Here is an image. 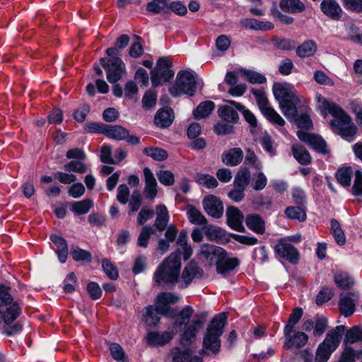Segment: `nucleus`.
<instances>
[{"instance_id":"nucleus-1","label":"nucleus","mask_w":362,"mask_h":362,"mask_svg":"<svg viewBox=\"0 0 362 362\" xmlns=\"http://www.w3.org/2000/svg\"><path fill=\"white\" fill-rule=\"evenodd\" d=\"M315 99L321 114L327 117L330 114L334 119L329 125L334 132L346 140H350L356 134L357 127L349 117L339 105L331 102L320 94H317Z\"/></svg>"},{"instance_id":"nucleus-2","label":"nucleus","mask_w":362,"mask_h":362,"mask_svg":"<svg viewBox=\"0 0 362 362\" xmlns=\"http://www.w3.org/2000/svg\"><path fill=\"white\" fill-rule=\"evenodd\" d=\"M202 326L201 320H194L181 329L180 342L186 348L181 351L178 356L173 358V362H202L199 357L192 356L194 351L192 344L196 341L197 334Z\"/></svg>"},{"instance_id":"nucleus-3","label":"nucleus","mask_w":362,"mask_h":362,"mask_svg":"<svg viewBox=\"0 0 362 362\" xmlns=\"http://www.w3.org/2000/svg\"><path fill=\"white\" fill-rule=\"evenodd\" d=\"M272 91L284 116L288 119L295 117L298 114L297 105L300 102L296 90L288 83H275Z\"/></svg>"},{"instance_id":"nucleus-4","label":"nucleus","mask_w":362,"mask_h":362,"mask_svg":"<svg viewBox=\"0 0 362 362\" xmlns=\"http://www.w3.org/2000/svg\"><path fill=\"white\" fill-rule=\"evenodd\" d=\"M227 315L222 313L216 316L209 324L203 339L202 353L204 354H216L221 348L220 337L223 333Z\"/></svg>"},{"instance_id":"nucleus-5","label":"nucleus","mask_w":362,"mask_h":362,"mask_svg":"<svg viewBox=\"0 0 362 362\" xmlns=\"http://www.w3.org/2000/svg\"><path fill=\"white\" fill-rule=\"evenodd\" d=\"M177 300L178 297L170 293H163L160 295V314L168 317H176L174 322L175 328L189 325V320L194 313V309L192 307L185 306L179 313L176 314L169 305L175 303Z\"/></svg>"},{"instance_id":"nucleus-6","label":"nucleus","mask_w":362,"mask_h":362,"mask_svg":"<svg viewBox=\"0 0 362 362\" xmlns=\"http://www.w3.org/2000/svg\"><path fill=\"white\" fill-rule=\"evenodd\" d=\"M182 262L180 254L176 251L171 253L160 266V286L173 287L179 282Z\"/></svg>"},{"instance_id":"nucleus-7","label":"nucleus","mask_w":362,"mask_h":362,"mask_svg":"<svg viewBox=\"0 0 362 362\" xmlns=\"http://www.w3.org/2000/svg\"><path fill=\"white\" fill-rule=\"evenodd\" d=\"M344 331L345 326L339 325L327 332L324 341L317 347L315 362H327L329 360L332 353L339 346Z\"/></svg>"},{"instance_id":"nucleus-8","label":"nucleus","mask_w":362,"mask_h":362,"mask_svg":"<svg viewBox=\"0 0 362 362\" xmlns=\"http://www.w3.org/2000/svg\"><path fill=\"white\" fill-rule=\"evenodd\" d=\"M196 85V78L192 72L180 71L176 76L175 83L168 87V91L173 97H180L183 94L193 96Z\"/></svg>"},{"instance_id":"nucleus-9","label":"nucleus","mask_w":362,"mask_h":362,"mask_svg":"<svg viewBox=\"0 0 362 362\" xmlns=\"http://www.w3.org/2000/svg\"><path fill=\"white\" fill-rule=\"evenodd\" d=\"M142 321L146 325L147 335L146 342L149 346H155L158 344V305L156 303L146 307L142 311Z\"/></svg>"},{"instance_id":"nucleus-10","label":"nucleus","mask_w":362,"mask_h":362,"mask_svg":"<svg viewBox=\"0 0 362 362\" xmlns=\"http://www.w3.org/2000/svg\"><path fill=\"white\" fill-rule=\"evenodd\" d=\"M198 258L209 267L216 265L227 257V252L222 247L209 243L202 244L198 250Z\"/></svg>"},{"instance_id":"nucleus-11","label":"nucleus","mask_w":362,"mask_h":362,"mask_svg":"<svg viewBox=\"0 0 362 362\" xmlns=\"http://www.w3.org/2000/svg\"><path fill=\"white\" fill-rule=\"evenodd\" d=\"M100 63L107 71V79L110 83H117L126 73L125 64L118 57H110L108 60L101 58Z\"/></svg>"},{"instance_id":"nucleus-12","label":"nucleus","mask_w":362,"mask_h":362,"mask_svg":"<svg viewBox=\"0 0 362 362\" xmlns=\"http://www.w3.org/2000/svg\"><path fill=\"white\" fill-rule=\"evenodd\" d=\"M169 215L167 208L163 205H160V231L166 228L165 232V240H160V250L166 252L170 247V243H172L177 233L175 226L173 224L168 226Z\"/></svg>"},{"instance_id":"nucleus-13","label":"nucleus","mask_w":362,"mask_h":362,"mask_svg":"<svg viewBox=\"0 0 362 362\" xmlns=\"http://www.w3.org/2000/svg\"><path fill=\"white\" fill-rule=\"evenodd\" d=\"M275 252L292 264H297L299 260L298 250L286 240H279L274 247Z\"/></svg>"},{"instance_id":"nucleus-14","label":"nucleus","mask_w":362,"mask_h":362,"mask_svg":"<svg viewBox=\"0 0 362 362\" xmlns=\"http://www.w3.org/2000/svg\"><path fill=\"white\" fill-rule=\"evenodd\" d=\"M358 300V296L356 293H341L339 300V308L341 314L346 317L351 316L355 311L356 303Z\"/></svg>"},{"instance_id":"nucleus-15","label":"nucleus","mask_w":362,"mask_h":362,"mask_svg":"<svg viewBox=\"0 0 362 362\" xmlns=\"http://www.w3.org/2000/svg\"><path fill=\"white\" fill-rule=\"evenodd\" d=\"M205 212L210 216L219 218L223 214V205L219 198L214 195H208L202 201Z\"/></svg>"},{"instance_id":"nucleus-16","label":"nucleus","mask_w":362,"mask_h":362,"mask_svg":"<svg viewBox=\"0 0 362 362\" xmlns=\"http://www.w3.org/2000/svg\"><path fill=\"white\" fill-rule=\"evenodd\" d=\"M203 270L194 261L189 262L184 268L180 281L179 286L182 288L187 287L196 277H202Z\"/></svg>"},{"instance_id":"nucleus-17","label":"nucleus","mask_w":362,"mask_h":362,"mask_svg":"<svg viewBox=\"0 0 362 362\" xmlns=\"http://www.w3.org/2000/svg\"><path fill=\"white\" fill-rule=\"evenodd\" d=\"M175 76L173 62L168 56L160 57V86H167Z\"/></svg>"},{"instance_id":"nucleus-18","label":"nucleus","mask_w":362,"mask_h":362,"mask_svg":"<svg viewBox=\"0 0 362 362\" xmlns=\"http://www.w3.org/2000/svg\"><path fill=\"white\" fill-rule=\"evenodd\" d=\"M298 137L302 141L308 143L313 148L322 153H328L325 141L322 137L310 134L300 130L297 132Z\"/></svg>"},{"instance_id":"nucleus-19","label":"nucleus","mask_w":362,"mask_h":362,"mask_svg":"<svg viewBox=\"0 0 362 362\" xmlns=\"http://www.w3.org/2000/svg\"><path fill=\"white\" fill-rule=\"evenodd\" d=\"M226 217L228 226L239 232L245 230L243 221L244 216L243 213L236 207L230 206L226 210Z\"/></svg>"},{"instance_id":"nucleus-20","label":"nucleus","mask_w":362,"mask_h":362,"mask_svg":"<svg viewBox=\"0 0 362 362\" xmlns=\"http://www.w3.org/2000/svg\"><path fill=\"white\" fill-rule=\"evenodd\" d=\"M144 175L146 182L144 194L146 199H153L158 192L156 180L151 170L147 167L144 169Z\"/></svg>"},{"instance_id":"nucleus-21","label":"nucleus","mask_w":362,"mask_h":362,"mask_svg":"<svg viewBox=\"0 0 362 362\" xmlns=\"http://www.w3.org/2000/svg\"><path fill=\"white\" fill-rule=\"evenodd\" d=\"M243 158V151L240 148H233L223 153L221 156L222 162L228 166H236L239 165Z\"/></svg>"},{"instance_id":"nucleus-22","label":"nucleus","mask_w":362,"mask_h":362,"mask_svg":"<svg viewBox=\"0 0 362 362\" xmlns=\"http://www.w3.org/2000/svg\"><path fill=\"white\" fill-rule=\"evenodd\" d=\"M228 100V105L220 107L218 110V116L223 120L228 122H236L238 119V115L235 110V105L230 104Z\"/></svg>"},{"instance_id":"nucleus-23","label":"nucleus","mask_w":362,"mask_h":362,"mask_svg":"<svg viewBox=\"0 0 362 362\" xmlns=\"http://www.w3.org/2000/svg\"><path fill=\"white\" fill-rule=\"evenodd\" d=\"M50 240L57 246V253L59 262L64 263L68 256V246L65 239L57 235H52Z\"/></svg>"},{"instance_id":"nucleus-24","label":"nucleus","mask_w":362,"mask_h":362,"mask_svg":"<svg viewBox=\"0 0 362 362\" xmlns=\"http://www.w3.org/2000/svg\"><path fill=\"white\" fill-rule=\"evenodd\" d=\"M247 226L254 232L263 234L265 231V223L257 214H250L245 218Z\"/></svg>"},{"instance_id":"nucleus-25","label":"nucleus","mask_w":362,"mask_h":362,"mask_svg":"<svg viewBox=\"0 0 362 362\" xmlns=\"http://www.w3.org/2000/svg\"><path fill=\"white\" fill-rule=\"evenodd\" d=\"M285 336V346L287 348H291L293 346H296L298 347L303 346L308 340V335L303 332H298L293 337L291 336V334Z\"/></svg>"},{"instance_id":"nucleus-26","label":"nucleus","mask_w":362,"mask_h":362,"mask_svg":"<svg viewBox=\"0 0 362 362\" xmlns=\"http://www.w3.org/2000/svg\"><path fill=\"white\" fill-rule=\"evenodd\" d=\"M321 9L325 14L332 18H337L341 13V8L334 0H324L321 4Z\"/></svg>"},{"instance_id":"nucleus-27","label":"nucleus","mask_w":362,"mask_h":362,"mask_svg":"<svg viewBox=\"0 0 362 362\" xmlns=\"http://www.w3.org/2000/svg\"><path fill=\"white\" fill-rule=\"evenodd\" d=\"M317 50L316 43L313 40H307L300 45L296 49V54L301 58L313 56Z\"/></svg>"},{"instance_id":"nucleus-28","label":"nucleus","mask_w":362,"mask_h":362,"mask_svg":"<svg viewBox=\"0 0 362 362\" xmlns=\"http://www.w3.org/2000/svg\"><path fill=\"white\" fill-rule=\"evenodd\" d=\"M93 202L90 199H85L81 201L74 202L71 204L70 211L76 215L87 214L93 207Z\"/></svg>"},{"instance_id":"nucleus-29","label":"nucleus","mask_w":362,"mask_h":362,"mask_svg":"<svg viewBox=\"0 0 362 362\" xmlns=\"http://www.w3.org/2000/svg\"><path fill=\"white\" fill-rule=\"evenodd\" d=\"M175 119L173 110L168 105L160 108V127L167 128L170 127Z\"/></svg>"},{"instance_id":"nucleus-30","label":"nucleus","mask_w":362,"mask_h":362,"mask_svg":"<svg viewBox=\"0 0 362 362\" xmlns=\"http://www.w3.org/2000/svg\"><path fill=\"white\" fill-rule=\"evenodd\" d=\"M238 264L239 261L237 258L227 259L226 257L224 260H221L216 264V272L219 274L226 275L233 270Z\"/></svg>"},{"instance_id":"nucleus-31","label":"nucleus","mask_w":362,"mask_h":362,"mask_svg":"<svg viewBox=\"0 0 362 362\" xmlns=\"http://www.w3.org/2000/svg\"><path fill=\"white\" fill-rule=\"evenodd\" d=\"M187 216L190 223L195 225H205L207 220L202 212L192 205L187 207Z\"/></svg>"},{"instance_id":"nucleus-32","label":"nucleus","mask_w":362,"mask_h":362,"mask_svg":"<svg viewBox=\"0 0 362 362\" xmlns=\"http://www.w3.org/2000/svg\"><path fill=\"white\" fill-rule=\"evenodd\" d=\"M105 134L115 140L125 139L128 136V131L121 126H105Z\"/></svg>"},{"instance_id":"nucleus-33","label":"nucleus","mask_w":362,"mask_h":362,"mask_svg":"<svg viewBox=\"0 0 362 362\" xmlns=\"http://www.w3.org/2000/svg\"><path fill=\"white\" fill-rule=\"evenodd\" d=\"M280 7L288 13L301 12L305 9V5L300 0H281Z\"/></svg>"},{"instance_id":"nucleus-34","label":"nucleus","mask_w":362,"mask_h":362,"mask_svg":"<svg viewBox=\"0 0 362 362\" xmlns=\"http://www.w3.org/2000/svg\"><path fill=\"white\" fill-rule=\"evenodd\" d=\"M250 172L247 168H241L237 173L234 180V187L245 189L250 180Z\"/></svg>"},{"instance_id":"nucleus-35","label":"nucleus","mask_w":362,"mask_h":362,"mask_svg":"<svg viewBox=\"0 0 362 362\" xmlns=\"http://www.w3.org/2000/svg\"><path fill=\"white\" fill-rule=\"evenodd\" d=\"M129 42V37L127 35H122L116 40L114 47H110L106 49V54L109 57H117L119 50L124 49L127 46Z\"/></svg>"},{"instance_id":"nucleus-36","label":"nucleus","mask_w":362,"mask_h":362,"mask_svg":"<svg viewBox=\"0 0 362 362\" xmlns=\"http://www.w3.org/2000/svg\"><path fill=\"white\" fill-rule=\"evenodd\" d=\"M20 314V308L17 303H13L6 308V311L3 315L0 313V323L4 321L9 324L14 321Z\"/></svg>"},{"instance_id":"nucleus-37","label":"nucleus","mask_w":362,"mask_h":362,"mask_svg":"<svg viewBox=\"0 0 362 362\" xmlns=\"http://www.w3.org/2000/svg\"><path fill=\"white\" fill-rule=\"evenodd\" d=\"M214 103L211 101H205L200 103L194 111V117L197 119L208 117L214 109Z\"/></svg>"},{"instance_id":"nucleus-38","label":"nucleus","mask_w":362,"mask_h":362,"mask_svg":"<svg viewBox=\"0 0 362 362\" xmlns=\"http://www.w3.org/2000/svg\"><path fill=\"white\" fill-rule=\"evenodd\" d=\"M344 341L349 344L362 342V325L354 326L348 329L345 334Z\"/></svg>"},{"instance_id":"nucleus-39","label":"nucleus","mask_w":362,"mask_h":362,"mask_svg":"<svg viewBox=\"0 0 362 362\" xmlns=\"http://www.w3.org/2000/svg\"><path fill=\"white\" fill-rule=\"evenodd\" d=\"M292 151L295 158L301 164L307 165L311 161V156L308 151L298 145L292 146Z\"/></svg>"},{"instance_id":"nucleus-40","label":"nucleus","mask_w":362,"mask_h":362,"mask_svg":"<svg viewBox=\"0 0 362 362\" xmlns=\"http://www.w3.org/2000/svg\"><path fill=\"white\" fill-rule=\"evenodd\" d=\"M195 180L199 185L209 189L216 188L218 185L215 177L208 174L197 173L195 175Z\"/></svg>"},{"instance_id":"nucleus-41","label":"nucleus","mask_w":362,"mask_h":362,"mask_svg":"<svg viewBox=\"0 0 362 362\" xmlns=\"http://www.w3.org/2000/svg\"><path fill=\"white\" fill-rule=\"evenodd\" d=\"M170 11L177 15L184 16L187 13V9L180 1H173L169 5L165 4L163 7L160 6V13H168Z\"/></svg>"},{"instance_id":"nucleus-42","label":"nucleus","mask_w":362,"mask_h":362,"mask_svg":"<svg viewBox=\"0 0 362 362\" xmlns=\"http://www.w3.org/2000/svg\"><path fill=\"white\" fill-rule=\"evenodd\" d=\"M251 92L255 95V97L256 98V101L257 103V105H258L262 113H263L267 109L271 107L270 106H269L268 99H267L265 92L263 89L252 88L251 90Z\"/></svg>"},{"instance_id":"nucleus-43","label":"nucleus","mask_w":362,"mask_h":362,"mask_svg":"<svg viewBox=\"0 0 362 362\" xmlns=\"http://www.w3.org/2000/svg\"><path fill=\"white\" fill-rule=\"evenodd\" d=\"M303 315V310L300 308H297L293 310L291 314L288 322L285 326L284 334L285 335H289L293 332V328L296 325Z\"/></svg>"},{"instance_id":"nucleus-44","label":"nucleus","mask_w":362,"mask_h":362,"mask_svg":"<svg viewBox=\"0 0 362 362\" xmlns=\"http://www.w3.org/2000/svg\"><path fill=\"white\" fill-rule=\"evenodd\" d=\"M112 357L118 362H129L123 348L117 343H111L109 346Z\"/></svg>"},{"instance_id":"nucleus-45","label":"nucleus","mask_w":362,"mask_h":362,"mask_svg":"<svg viewBox=\"0 0 362 362\" xmlns=\"http://www.w3.org/2000/svg\"><path fill=\"white\" fill-rule=\"evenodd\" d=\"M331 231L336 242L339 245H343L346 242L345 235L339 222L335 219L331 221Z\"/></svg>"},{"instance_id":"nucleus-46","label":"nucleus","mask_w":362,"mask_h":362,"mask_svg":"<svg viewBox=\"0 0 362 362\" xmlns=\"http://www.w3.org/2000/svg\"><path fill=\"white\" fill-rule=\"evenodd\" d=\"M285 214L291 219L304 221L306 219V214L303 209L299 206H289L286 208Z\"/></svg>"},{"instance_id":"nucleus-47","label":"nucleus","mask_w":362,"mask_h":362,"mask_svg":"<svg viewBox=\"0 0 362 362\" xmlns=\"http://www.w3.org/2000/svg\"><path fill=\"white\" fill-rule=\"evenodd\" d=\"M244 78L246 81L251 83H264L266 82V77L254 71L244 69L242 71Z\"/></svg>"},{"instance_id":"nucleus-48","label":"nucleus","mask_w":362,"mask_h":362,"mask_svg":"<svg viewBox=\"0 0 362 362\" xmlns=\"http://www.w3.org/2000/svg\"><path fill=\"white\" fill-rule=\"evenodd\" d=\"M71 255L73 259L77 262H86L90 263L92 259L91 254L88 251L82 250L78 247L71 250Z\"/></svg>"},{"instance_id":"nucleus-49","label":"nucleus","mask_w":362,"mask_h":362,"mask_svg":"<svg viewBox=\"0 0 362 362\" xmlns=\"http://www.w3.org/2000/svg\"><path fill=\"white\" fill-rule=\"evenodd\" d=\"M334 281L341 288H349L353 284L352 279L344 272H338L334 275Z\"/></svg>"},{"instance_id":"nucleus-50","label":"nucleus","mask_w":362,"mask_h":362,"mask_svg":"<svg viewBox=\"0 0 362 362\" xmlns=\"http://www.w3.org/2000/svg\"><path fill=\"white\" fill-rule=\"evenodd\" d=\"M155 232L156 230L153 228L147 226L142 228L138 238V245L141 247H146L149 238Z\"/></svg>"},{"instance_id":"nucleus-51","label":"nucleus","mask_w":362,"mask_h":362,"mask_svg":"<svg viewBox=\"0 0 362 362\" xmlns=\"http://www.w3.org/2000/svg\"><path fill=\"white\" fill-rule=\"evenodd\" d=\"M232 105H235V109L240 111L246 121L252 127L257 126V122L255 116L250 110L245 108L244 106L240 103H235V101L229 102Z\"/></svg>"},{"instance_id":"nucleus-52","label":"nucleus","mask_w":362,"mask_h":362,"mask_svg":"<svg viewBox=\"0 0 362 362\" xmlns=\"http://www.w3.org/2000/svg\"><path fill=\"white\" fill-rule=\"evenodd\" d=\"M313 77L316 83L318 84L326 86H333L334 85V80L321 70L315 71L314 72Z\"/></svg>"},{"instance_id":"nucleus-53","label":"nucleus","mask_w":362,"mask_h":362,"mask_svg":"<svg viewBox=\"0 0 362 362\" xmlns=\"http://www.w3.org/2000/svg\"><path fill=\"white\" fill-rule=\"evenodd\" d=\"M266 118L274 124L283 127L285 124L284 119L272 107L267 109L262 113Z\"/></svg>"},{"instance_id":"nucleus-54","label":"nucleus","mask_w":362,"mask_h":362,"mask_svg":"<svg viewBox=\"0 0 362 362\" xmlns=\"http://www.w3.org/2000/svg\"><path fill=\"white\" fill-rule=\"evenodd\" d=\"M157 102V93L156 91L149 90L146 91L142 98L143 107L149 110L153 107Z\"/></svg>"},{"instance_id":"nucleus-55","label":"nucleus","mask_w":362,"mask_h":362,"mask_svg":"<svg viewBox=\"0 0 362 362\" xmlns=\"http://www.w3.org/2000/svg\"><path fill=\"white\" fill-rule=\"evenodd\" d=\"M65 171H73L77 173H85L87 171L86 165L81 160H72L64 165Z\"/></svg>"},{"instance_id":"nucleus-56","label":"nucleus","mask_w":362,"mask_h":362,"mask_svg":"<svg viewBox=\"0 0 362 362\" xmlns=\"http://www.w3.org/2000/svg\"><path fill=\"white\" fill-rule=\"evenodd\" d=\"M204 229L207 238L211 241H216L221 238L223 235V231L220 228L213 225H209L206 226Z\"/></svg>"},{"instance_id":"nucleus-57","label":"nucleus","mask_w":362,"mask_h":362,"mask_svg":"<svg viewBox=\"0 0 362 362\" xmlns=\"http://www.w3.org/2000/svg\"><path fill=\"white\" fill-rule=\"evenodd\" d=\"M351 170L349 168L339 169L336 177L338 182L343 186H349L351 183Z\"/></svg>"},{"instance_id":"nucleus-58","label":"nucleus","mask_w":362,"mask_h":362,"mask_svg":"<svg viewBox=\"0 0 362 362\" xmlns=\"http://www.w3.org/2000/svg\"><path fill=\"white\" fill-rule=\"evenodd\" d=\"M267 183V179L264 174L262 172H259L253 175L252 177V188L256 190L263 189Z\"/></svg>"},{"instance_id":"nucleus-59","label":"nucleus","mask_w":362,"mask_h":362,"mask_svg":"<svg viewBox=\"0 0 362 362\" xmlns=\"http://www.w3.org/2000/svg\"><path fill=\"white\" fill-rule=\"evenodd\" d=\"M102 266L105 274L112 280L118 278L119 274L117 268L107 259H103Z\"/></svg>"},{"instance_id":"nucleus-60","label":"nucleus","mask_w":362,"mask_h":362,"mask_svg":"<svg viewBox=\"0 0 362 362\" xmlns=\"http://www.w3.org/2000/svg\"><path fill=\"white\" fill-rule=\"evenodd\" d=\"M85 187L81 182L75 183L68 189L69 195L75 199L82 197L85 194Z\"/></svg>"},{"instance_id":"nucleus-61","label":"nucleus","mask_w":362,"mask_h":362,"mask_svg":"<svg viewBox=\"0 0 362 362\" xmlns=\"http://www.w3.org/2000/svg\"><path fill=\"white\" fill-rule=\"evenodd\" d=\"M86 290L88 295L93 300L99 299L102 296V290L100 286L95 282L91 281L88 283Z\"/></svg>"},{"instance_id":"nucleus-62","label":"nucleus","mask_w":362,"mask_h":362,"mask_svg":"<svg viewBox=\"0 0 362 362\" xmlns=\"http://www.w3.org/2000/svg\"><path fill=\"white\" fill-rule=\"evenodd\" d=\"M77 284V278L74 273H69L65 280L64 290L66 293H72L75 291V287Z\"/></svg>"},{"instance_id":"nucleus-63","label":"nucleus","mask_w":362,"mask_h":362,"mask_svg":"<svg viewBox=\"0 0 362 362\" xmlns=\"http://www.w3.org/2000/svg\"><path fill=\"white\" fill-rule=\"evenodd\" d=\"M334 296V292L332 288H324L318 293L316 298V303L322 305V303L329 301Z\"/></svg>"},{"instance_id":"nucleus-64","label":"nucleus","mask_w":362,"mask_h":362,"mask_svg":"<svg viewBox=\"0 0 362 362\" xmlns=\"http://www.w3.org/2000/svg\"><path fill=\"white\" fill-rule=\"evenodd\" d=\"M356 351L351 346H346L339 359V362H355Z\"/></svg>"}]
</instances>
